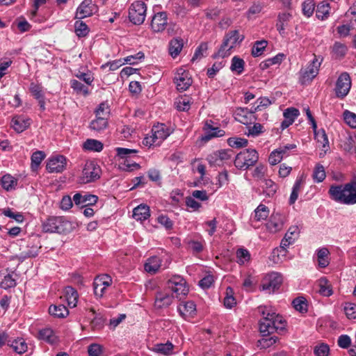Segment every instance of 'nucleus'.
<instances>
[{
  "label": "nucleus",
  "mask_w": 356,
  "mask_h": 356,
  "mask_svg": "<svg viewBox=\"0 0 356 356\" xmlns=\"http://www.w3.org/2000/svg\"><path fill=\"white\" fill-rule=\"evenodd\" d=\"M258 309L262 315V318L259 321V331L264 337L258 341V346L261 348H267L278 340V337L269 335L278 330H283L286 321L282 316L270 312L266 307H259Z\"/></svg>",
  "instance_id": "nucleus-1"
},
{
  "label": "nucleus",
  "mask_w": 356,
  "mask_h": 356,
  "mask_svg": "<svg viewBox=\"0 0 356 356\" xmlns=\"http://www.w3.org/2000/svg\"><path fill=\"white\" fill-rule=\"evenodd\" d=\"M330 197L343 204L353 205L356 204V180L343 185H332L329 189Z\"/></svg>",
  "instance_id": "nucleus-2"
},
{
  "label": "nucleus",
  "mask_w": 356,
  "mask_h": 356,
  "mask_svg": "<svg viewBox=\"0 0 356 356\" xmlns=\"http://www.w3.org/2000/svg\"><path fill=\"white\" fill-rule=\"evenodd\" d=\"M44 232L67 234L72 230V223L62 216L49 217L42 224Z\"/></svg>",
  "instance_id": "nucleus-3"
},
{
  "label": "nucleus",
  "mask_w": 356,
  "mask_h": 356,
  "mask_svg": "<svg viewBox=\"0 0 356 356\" xmlns=\"http://www.w3.org/2000/svg\"><path fill=\"white\" fill-rule=\"evenodd\" d=\"M259 154L254 149H245L236 156L234 165L239 170H247L258 161Z\"/></svg>",
  "instance_id": "nucleus-4"
},
{
  "label": "nucleus",
  "mask_w": 356,
  "mask_h": 356,
  "mask_svg": "<svg viewBox=\"0 0 356 356\" xmlns=\"http://www.w3.org/2000/svg\"><path fill=\"white\" fill-rule=\"evenodd\" d=\"M167 287L179 300L186 296L189 291L186 281L179 275L171 277L167 282Z\"/></svg>",
  "instance_id": "nucleus-5"
},
{
  "label": "nucleus",
  "mask_w": 356,
  "mask_h": 356,
  "mask_svg": "<svg viewBox=\"0 0 356 356\" xmlns=\"http://www.w3.org/2000/svg\"><path fill=\"white\" fill-rule=\"evenodd\" d=\"M322 60L323 58L319 60L318 58L314 56V59L308 65L300 70L299 72V82L302 85L310 83L318 75Z\"/></svg>",
  "instance_id": "nucleus-6"
},
{
  "label": "nucleus",
  "mask_w": 356,
  "mask_h": 356,
  "mask_svg": "<svg viewBox=\"0 0 356 356\" xmlns=\"http://www.w3.org/2000/svg\"><path fill=\"white\" fill-rule=\"evenodd\" d=\"M147 6L146 4L141 1L134 2L129 10V18L135 25L142 24L146 17Z\"/></svg>",
  "instance_id": "nucleus-7"
},
{
  "label": "nucleus",
  "mask_w": 356,
  "mask_h": 356,
  "mask_svg": "<svg viewBox=\"0 0 356 356\" xmlns=\"http://www.w3.org/2000/svg\"><path fill=\"white\" fill-rule=\"evenodd\" d=\"M102 170L100 167L93 161L87 162L82 170V175L79 178L81 184L94 182L100 178Z\"/></svg>",
  "instance_id": "nucleus-8"
},
{
  "label": "nucleus",
  "mask_w": 356,
  "mask_h": 356,
  "mask_svg": "<svg viewBox=\"0 0 356 356\" xmlns=\"http://www.w3.org/2000/svg\"><path fill=\"white\" fill-rule=\"evenodd\" d=\"M282 281V276L280 273L272 272L263 278L260 287L263 291H268L270 293L280 288Z\"/></svg>",
  "instance_id": "nucleus-9"
},
{
  "label": "nucleus",
  "mask_w": 356,
  "mask_h": 356,
  "mask_svg": "<svg viewBox=\"0 0 356 356\" xmlns=\"http://www.w3.org/2000/svg\"><path fill=\"white\" fill-rule=\"evenodd\" d=\"M351 87V81L349 74L343 72L337 79L335 87L336 96L339 98L345 97Z\"/></svg>",
  "instance_id": "nucleus-10"
},
{
  "label": "nucleus",
  "mask_w": 356,
  "mask_h": 356,
  "mask_svg": "<svg viewBox=\"0 0 356 356\" xmlns=\"http://www.w3.org/2000/svg\"><path fill=\"white\" fill-rule=\"evenodd\" d=\"M174 83L178 90L185 91L191 86L193 81L188 71L179 68L174 77Z\"/></svg>",
  "instance_id": "nucleus-11"
},
{
  "label": "nucleus",
  "mask_w": 356,
  "mask_h": 356,
  "mask_svg": "<svg viewBox=\"0 0 356 356\" xmlns=\"http://www.w3.org/2000/svg\"><path fill=\"white\" fill-rule=\"evenodd\" d=\"M168 25V14L166 12H158L152 17L150 27L153 32L163 31Z\"/></svg>",
  "instance_id": "nucleus-12"
},
{
  "label": "nucleus",
  "mask_w": 356,
  "mask_h": 356,
  "mask_svg": "<svg viewBox=\"0 0 356 356\" xmlns=\"http://www.w3.org/2000/svg\"><path fill=\"white\" fill-rule=\"evenodd\" d=\"M231 149H221L209 154L207 160L211 166H220L224 161L229 159L232 156Z\"/></svg>",
  "instance_id": "nucleus-13"
},
{
  "label": "nucleus",
  "mask_w": 356,
  "mask_h": 356,
  "mask_svg": "<svg viewBox=\"0 0 356 356\" xmlns=\"http://www.w3.org/2000/svg\"><path fill=\"white\" fill-rule=\"evenodd\" d=\"M66 165V158L63 155H57L49 159L47 163V170L51 173H58L65 169Z\"/></svg>",
  "instance_id": "nucleus-14"
},
{
  "label": "nucleus",
  "mask_w": 356,
  "mask_h": 356,
  "mask_svg": "<svg viewBox=\"0 0 356 356\" xmlns=\"http://www.w3.org/2000/svg\"><path fill=\"white\" fill-rule=\"evenodd\" d=\"M96 6L92 3V0H84L76 9L75 19H82L90 17L96 10Z\"/></svg>",
  "instance_id": "nucleus-15"
},
{
  "label": "nucleus",
  "mask_w": 356,
  "mask_h": 356,
  "mask_svg": "<svg viewBox=\"0 0 356 356\" xmlns=\"http://www.w3.org/2000/svg\"><path fill=\"white\" fill-rule=\"evenodd\" d=\"M177 311L184 319L193 318L197 313L196 305L191 300L182 302L177 307Z\"/></svg>",
  "instance_id": "nucleus-16"
},
{
  "label": "nucleus",
  "mask_w": 356,
  "mask_h": 356,
  "mask_svg": "<svg viewBox=\"0 0 356 356\" xmlns=\"http://www.w3.org/2000/svg\"><path fill=\"white\" fill-rule=\"evenodd\" d=\"M174 299V296L165 291H157L155 295L154 306L158 309L170 306Z\"/></svg>",
  "instance_id": "nucleus-17"
},
{
  "label": "nucleus",
  "mask_w": 356,
  "mask_h": 356,
  "mask_svg": "<svg viewBox=\"0 0 356 356\" xmlns=\"http://www.w3.org/2000/svg\"><path fill=\"white\" fill-rule=\"evenodd\" d=\"M284 222V216L280 213H273L270 220L266 223V228L270 232L275 233L280 230Z\"/></svg>",
  "instance_id": "nucleus-18"
},
{
  "label": "nucleus",
  "mask_w": 356,
  "mask_h": 356,
  "mask_svg": "<svg viewBox=\"0 0 356 356\" xmlns=\"http://www.w3.org/2000/svg\"><path fill=\"white\" fill-rule=\"evenodd\" d=\"M10 124L16 132L22 133L31 125V119L23 115H15L13 118Z\"/></svg>",
  "instance_id": "nucleus-19"
},
{
  "label": "nucleus",
  "mask_w": 356,
  "mask_h": 356,
  "mask_svg": "<svg viewBox=\"0 0 356 356\" xmlns=\"http://www.w3.org/2000/svg\"><path fill=\"white\" fill-rule=\"evenodd\" d=\"M97 200L98 197L91 194L81 195V193H76L73 196V201L75 204L81 205V207L95 204Z\"/></svg>",
  "instance_id": "nucleus-20"
},
{
  "label": "nucleus",
  "mask_w": 356,
  "mask_h": 356,
  "mask_svg": "<svg viewBox=\"0 0 356 356\" xmlns=\"http://www.w3.org/2000/svg\"><path fill=\"white\" fill-rule=\"evenodd\" d=\"M299 234L300 229L298 226H291L282 240L280 247L285 249L289 245L293 243L296 239L298 237Z\"/></svg>",
  "instance_id": "nucleus-21"
},
{
  "label": "nucleus",
  "mask_w": 356,
  "mask_h": 356,
  "mask_svg": "<svg viewBox=\"0 0 356 356\" xmlns=\"http://www.w3.org/2000/svg\"><path fill=\"white\" fill-rule=\"evenodd\" d=\"M115 151L118 157L122 159H126L124 165L127 166V169H129L131 167H135L136 168H140V165L138 163L136 162L129 163L127 161V159L130 158L132 154H136L138 152L136 149L117 147Z\"/></svg>",
  "instance_id": "nucleus-22"
},
{
  "label": "nucleus",
  "mask_w": 356,
  "mask_h": 356,
  "mask_svg": "<svg viewBox=\"0 0 356 356\" xmlns=\"http://www.w3.org/2000/svg\"><path fill=\"white\" fill-rule=\"evenodd\" d=\"M7 346L19 355H22L28 350V344L22 337H17L14 339H9V341H7Z\"/></svg>",
  "instance_id": "nucleus-23"
},
{
  "label": "nucleus",
  "mask_w": 356,
  "mask_h": 356,
  "mask_svg": "<svg viewBox=\"0 0 356 356\" xmlns=\"http://www.w3.org/2000/svg\"><path fill=\"white\" fill-rule=\"evenodd\" d=\"M8 269L0 272V286L7 289L15 286L16 280L13 277L14 273H8Z\"/></svg>",
  "instance_id": "nucleus-24"
},
{
  "label": "nucleus",
  "mask_w": 356,
  "mask_h": 356,
  "mask_svg": "<svg viewBox=\"0 0 356 356\" xmlns=\"http://www.w3.org/2000/svg\"><path fill=\"white\" fill-rule=\"evenodd\" d=\"M152 132L153 133L151 140H153V143H156L157 141L158 143H159L170 135L168 129H167L163 124L154 127L152 129Z\"/></svg>",
  "instance_id": "nucleus-25"
},
{
  "label": "nucleus",
  "mask_w": 356,
  "mask_h": 356,
  "mask_svg": "<svg viewBox=\"0 0 356 356\" xmlns=\"http://www.w3.org/2000/svg\"><path fill=\"white\" fill-rule=\"evenodd\" d=\"M149 216V207L146 204H140L133 210V218L136 220L143 221Z\"/></svg>",
  "instance_id": "nucleus-26"
},
{
  "label": "nucleus",
  "mask_w": 356,
  "mask_h": 356,
  "mask_svg": "<svg viewBox=\"0 0 356 356\" xmlns=\"http://www.w3.org/2000/svg\"><path fill=\"white\" fill-rule=\"evenodd\" d=\"M319 287L318 293L325 297H329L332 295V288L329 280L325 277H322L317 281Z\"/></svg>",
  "instance_id": "nucleus-27"
},
{
  "label": "nucleus",
  "mask_w": 356,
  "mask_h": 356,
  "mask_svg": "<svg viewBox=\"0 0 356 356\" xmlns=\"http://www.w3.org/2000/svg\"><path fill=\"white\" fill-rule=\"evenodd\" d=\"M38 337L50 344H55L58 342L57 336L55 334L52 329L46 327L39 331Z\"/></svg>",
  "instance_id": "nucleus-28"
},
{
  "label": "nucleus",
  "mask_w": 356,
  "mask_h": 356,
  "mask_svg": "<svg viewBox=\"0 0 356 356\" xmlns=\"http://www.w3.org/2000/svg\"><path fill=\"white\" fill-rule=\"evenodd\" d=\"M64 293L68 306L72 308L75 307L79 298L77 291L72 286H66Z\"/></svg>",
  "instance_id": "nucleus-29"
},
{
  "label": "nucleus",
  "mask_w": 356,
  "mask_h": 356,
  "mask_svg": "<svg viewBox=\"0 0 356 356\" xmlns=\"http://www.w3.org/2000/svg\"><path fill=\"white\" fill-rule=\"evenodd\" d=\"M263 192L266 197H273L277 190V184L271 179H264L261 184Z\"/></svg>",
  "instance_id": "nucleus-30"
},
{
  "label": "nucleus",
  "mask_w": 356,
  "mask_h": 356,
  "mask_svg": "<svg viewBox=\"0 0 356 356\" xmlns=\"http://www.w3.org/2000/svg\"><path fill=\"white\" fill-rule=\"evenodd\" d=\"M205 129L207 131V135L202 138V140L208 141L213 137H221L225 135V132L224 130L220 129L218 127H213L211 124L208 122L205 124Z\"/></svg>",
  "instance_id": "nucleus-31"
},
{
  "label": "nucleus",
  "mask_w": 356,
  "mask_h": 356,
  "mask_svg": "<svg viewBox=\"0 0 356 356\" xmlns=\"http://www.w3.org/2000/svg\"><path fill=\"white\" fill-rule=\"evenodd\" d=\"M0 181L3 188L7 191L15 189L17 184V179L10 174L4 175Z\"/></svg>",
  "instance_id": "nucleus-32"
},
{
  "label": "nucleus",
  "mask_w": 356,
  "mask_h": 356,
  "mask_svg": "<svg viewBox=\"0 0 356 356\" xmlns=\"http://www.w3.org/2000/svg\"><path fill=\"white\" fill-rule=\"evenodd\" d=\"M184 46L183 40L181 38H173L169 44V53L173 57H177L181 52Z\"/></svg>",
  "instance_id": "nucleus-33"
},
{
  "label": "nucleus",
  "mask_w": 356,
  "mask_h": 356,
  "mask_svg": "<svg viewBox=\"0 0 356 356\" xmlns=\"http://www.w3.org/2000/svg\"><path fill=\"white\" fill-rule=\"evenodd\" d=\"M49 313L57 318H65L69 314V311L63 305H51L49 308Z\"/></svg>",
  "instance_id": "nucleus-34"
},
{
  "label": "nucleus",
  "mask_w": 356,
  "mask_h": 356,
  "mask_svg": "<svg viewBox=\"0 0 356 356\" xmlns=\"http://www.w3.org/2000/svg\"><path fill=\"white\" fill-rule=\"evenodd\" d=\"M224 38H228L229 49H233L236 44H240L243 40L244 35H240L238 30H234L228 32Z\"/></svg>",
  "instance_id": "nucleus-35"
},
{
  "label": "nucleus",
  "mask_w": 356,
  "mask_h": 356,
  "mask_svg": "<svg viewBox=\"0 0 356 356\" xmlns=\"http://www.w3.org/2000/svg\"><path fill=\"white\" fill-rule=\"evenodd\" d=\"M83 147L89 151L101 152L103 149V144L95 139H87L83 144Z\"/></svg>",
  "instance_id": "nucleus-36"
},
{
  "label": "nucleus",
  "mask_w": 356,
  "mask_h": 356,
  "mask_svg": "<svg viewBox=\"0 0 356 356\" xmlns=\"http://www.w3.org/2000/svg\"><path fill=\"white\" fill-rule=\"evenodd\" d=\"M315 139L318 143L322 144L323 150L325 153L329 149V142L326 133L324 129H320L314 134Z\"/></svg>",
  "instance_id": "nucleus-37"
},
{
  "label": "nucleus",
  "mask_w": 356,
  "mask_h": 356,
  "mask_svg": "<svg viewBox=\"0 0 356 356\" xmlns=\"http://www.w3.org/2000/svg\"><path fill=\"white\" fill-rule=\"evenodd\" d=\"M94 293L96 297L102 298L105 292V286H103L101 275L97 276L93 282Z\"/></svg>",
  "instance_id": "nucleus-38"
},
{
  "label": "nucleus",
  "mask_w": 356,
  "mask_h": 356,
  "mask_svg": "<svg viewBox=\"0 0 356 356\" xmlns=\"http://www.w3.org/2000/svg\"><path fill=\"white\" fill-rule=\"evenodd\" d=\"M291 15L289 13H282L278 15L277 22L276 23L277 30L280 34L284 35L285 31V25L289 21Z\"/></svg>",
  "instance_id": "nucleus-39"
},
{
  "label": "nucleus",
  "mask_w": 356,
  "mask_h": 356,
  "mask_svg": "<svg viewBox=\"0 0 356 356\" xmlns=\"http://www.w3.org/2000/svg\"><path fill=\"white\" fill-rule=\"evenodd\" d=\"M237 262L239 265H247L250 261V254L247 249L239 248L236 251Z\"/></svg>",
  "instance_id": "nucleus-40"
},
{
  "label": "nucleus",
  "mask_w": 356,
  "mask_h": 356,
  "mask_svg": "<svg viewBox=\"0 0 356 356\" xmlns=\"http://www.w3.org/2000/svg\"><path fill=\"white\" fill-rule=\"evenodd\" d=\"M330 4L322 1L317 6L316 15L318 19H324L329 15Z\"/></svg>",
  "instance_id": "nucleus-41"
},
{
  "label": "nucleus",
  "mask_w": 356,
  "mask_h": 356,
  "mask_svg": "<svg viewBox=\"0 0 356 356\" xmlns=\"http://www.w3.org/2000/svg\"><path fill=\"white\" fill-rule=\"evenodd\" d=\"M92 120L90 124V127L97 131H101L108 126V119L103 118H97Z\"/></svg>",
  "instance_id": "nucleus-42"
},
{
  "label": "nucleus",
  "mask_w": 356,
  "mask_h": 356,
  "mask_svg": "<svg viewBox=\"0 0 356 356\" xmlns=\"http://www.w3.org/2000/svg\"><path fill=\"white\" fill-rule=\"evenodd\" d=\"M292 305L295 309L300 313H306L308 310L307 300L304 297L295 298L292 302Z\"/></svg>",
  "instance_id": "nucleus-43"
},
{
  "label": "nucleus",
  "mask_w": 356,
  "mask_h": 356,
  "mask_svg": "<svg viewBox=\"0 0 356 356\" xmlns=\"http://www.w3.org/2000/svg\"><path fill=\"white\" fill-rule=\"evenodd\" d=\"M75 33L78 37H85L89 33V28L86 24L81 19H78L74 23Z\"/></svg>",
  "instance_id": "nucleus-44"
},
{
  "label": "nucleus",
  "mask_w": 356,
  "mask_h": 356,
  "mask_svg": "<svg viewBox=\"0 0 356 356\" xmlns=\"http://www.w3.org/2000/svg\"><path fill=\"white\" fill-rule=\"evenodd\" d=\"M176 108L180 111H187L190 108L191 101L187 96L180 97L175 102Z\"/></svg>",
  "instance_id": "nucleus-45"
},
{
  "label": "nucleus",
  "mask_w": 356,
  "mask_h": 356,
  "mask_svg": "<svg viewBox=\"0 0 356 356\" xmlns=\"http://www.w3.org/2000/svg\"><path fill=\"white\" fill-rule=\"evenodd\" d=\"M244 65L245 62L242 58L238 56H234L232 59L230 69L232 72H236L238 74H240L244 70Z\"/></svg>",
  "instance_id": "nucleus-46"
},
{
  "label": "nucleus",
  "mask_w": 356,
  "mask_h": 356,
  "mask_svg": "<svg viewBox=\"0 0 356 356\" xmlns=\"http://www.w3.org/2000/svg\"><path fill=\"white\" fill-rule=\"evenodd\" d=\"M45 154L42 151H36L31 156V169L35 171L44 159Z\"/></svg>",
  "instance_id": "nucleus-47"
},
{
  "label": "nucleus",
  "mask_w": 356,
  "mask_h": 356,
  "mask_svg": "<svg viewBox=\"0 0 356 356\" xmlns=\"http://www.w3.org/2000/svg\"><path fill=\"white\" fill-rule=\"evenodd\" d=\"M269 215V209L264 204H259L254 210V218L257 221L266 220Z\"/></svg>",
  "instance_id": "nucleus-48"
},
{
  "label": "nucleus",
  "mask_w": 356,
  "mask_h": 356,
  "mask_svg": "<svg viewBox=\"0 0 356 356\" xmlns=\"http://www.w3.org/2000/svg\"><path fill=\"white\" fill-rule=\"evenodd\" d=\"M329 251L327 248H323L318 250L317 252L319 267H327L329 264L327 257Z\"/></svg>",
  "instance_id": "nucleus-49"
},
{
  "label": "nucleus",
  "mask_w": 356,
  "mask_h": 356,
  "mask_svg": "<svg viewBox=\"0 0 356 356\" xmlns=\"http://www.w3.org/2000/svg\"><path fill=\"white\" fill-rule=\"evenodd\" d=\"M229 43L228 42V38H224L223 42L218 51V52L215 54L214 57H221L225 58L230 55V50L232 49H229Z\"/></svg>",
  "instance_id": "nucleus-50"
},
{
  "label": "nucleus",
  "mask_w": 356,
  "mask_h": 356,
  "mask_svg": "<svg viewBox=\"0 0 356 356\" xmlns=\"http://www.w3.org/2000/svg\"><path fill=\"white\" fill-rule=\"evenodd\" d=\"M344 151L349 153H354L356 151L355 138L348 136L346 137L341 145Z\"/></svg>",
  "instance_id": "nucleus-51"
},
{
  "label": "nucleus",
  "mask_w": 356,
  "mask_h": 356,
  "mask_svg": "<svg viewBox=\"0 0 356 356\" xmlns=\"http://www.w3.org/2000/svg\"><path fill=\"white\" fill-rule=\"evenodd\" d=\"M266 45H267L266 40H263L256 41L253 45L252 49V55L254 57L259 56L260 55L262 54Z\"/></svg>",
  "instance_id": "nucleus-52"
},
{
  "label": "nucleus",
  "mask_w": 356,
  "mask_h": 356,
  "mask_svg": "<svg viewBox=\"0 0 356 356\" xmlns=\"http://www.w3.org/2000/svg\"><path fill=\"white\" fill-rule=\"evenodd\" d=\"M302 184V180L300 179H296L292 191L289 197V204H293L295 203V202L297 200L298 197V194L300 191Z\"/></svg>",
  "instance_id": "nucleus-53"
},
{
  "label": "nucleus",
  "mask_w": 356,
  "mask_h": 356,
  "mask_svg": "<svg viewBox=\"0 0 356 356\" xmlns=\"http://www.w3.org/2000/svg\"><path fill=\"white\" fill-rule=\"evenodd\" d=\"M96 117L107 118L110 115V108L107 103H101L95 111Z\"/></svg>",
  "instance_id": "nucleus-54"
},
{
  "label": "nucleus",
  "mask_w": 356,
  "mask_h": 356,
  "mask_svg": "<svg viewBox=\"0 0 356 356\" xmlns=\"http://www.w3.org/2000/svg\"><path fill=\"white\" fill-rule=\"evenodd\" d=\"M325 171L321 164H317L314 170L313 178L317 182L323 181L325 178Z\"/></svg>",
  "instance_id": "nucleus-55"
},
{
  "label": "nucleus",
  "mask_w": 356,
  "mask_h": 356,
  "mask_svg": "<svg viewBox=\"0 0 356 356\" xmlns=\"http://www.w3.org/2000/svg\"><path fill=\"white\" fill-rule=\"evenodd\" d=\"M227 143L232 147L241 148L247 146L248 141L245 138L232 137L227 140Z\"/></svg>",
  "instance_id": "nucleus-56"
},
{
  "label": "nucleus",
  "mask_w": 356,
  "mask_h": 356,
  "mask_svg": "<svg viewBox=\"0 0 356 356\" xmlns=\"http://www.w3.org/2000/svg\"><path fill=\"white\" fill-rule=\"evenodd\" d=\"M71 87L75 90L77 93H82L84 95H87L89 93L88 86L83 85L80 81L73 79L70 82Z\"/></svg>",
  "instance_id": "nucleus-57"
},
{
  "label": "nucleus",
  "mask_w": 356,
  "mask_h": 356,
  "mask_svg": "<svg viewBox=\"0 0 356 356\" xmlns=\"http://www.w3.org/2000/svg\"><path fill=\"white\" fill-rule=\"evenodd\" d=\"M332 51L338 58L343 57L347 52V47L344 44L335 42L332 47Z\"/></svg>",
  "instance_id": "nucleus-58"
},
{
  "label": "nucleus",
  "mask_w": 356,
  "mask_h": 356,
  "mask_svg": "<svg viewBox=\"0 0 356 356\" xmlns=\"http://www.w3.org/2000/svg\"><path fill=\"white\" fill-rule=\"evenodd\" d=\"M173 347L174 346L172 343L167 342L166 343H159L156 345L154 349L157 353L163 355H169L172 352Z\"/></svg>",
  "instance_id": "nucleus-59"
},
{
  "label": "nucleus",
  "mask_w": 356,
  "mask_h": 356,
  "mask_svg": "<svg viewBox=\"0 0 356 356\" xmlns=\"http://www.w3.org/2000/svg\"><path fill=\"white\" fill-rule=\"evenodd\" d=\"M104 325V319L100 314H97L90 321L91 329L94 331L99 330Z\"/></svg>",
  "instance_id": "nucleus-60"
},
{
  "label": "nucleus",
  "mask_w": 356,
  "mask_h": 356,
  "mask_svg": "<svg viewBox=\"0 0 356 356\" xmlns=\"http://www.w3.org/2000/svg\"><path fill=\"white\" fill-rule=\"evenodd\" d=\"M345 122L351 128H356V114L348 110L343 112Z\"/></svg>",
  "instance_id": "nucleus-61"
},
{
  "label": "nucleus",
  "mask_w": 356,
  "mask_h": 356,
  "mask_svg": "<svg viewBox=\"0 0 356 356\" xmlns=\"http://www.w3.org/2000/svg\"><path fill=\"white\" fill-rule=\"evenodd\" d=\"M88 356H102L103 346L98 343H92L88 347Z\"/></svg>",
  "instance_id": "nucleus-62"
},
{
  "label": "nucleus",
  "mask_w": 356,
  "mask_h": 356,
  "mask_svg": "<svg viewBox=\"0 0 356 356\" xmlns=\"http://www.w3.org/2000/svg\"><path fill=\"white\" fill-rule=\"evenodd\" d=\"M344 312L348 318L356 319V304L351 302L346 303Z\"/></svg>",
  "instance_id": "nucleus-63"
},
{
  "label": "nucleus",
  "mask_w": 356,
  "mask_h": 356,
  "mask_svg": "<svg viewBox=\"0 0 356 356\" xmlns=\"http://www.w3.org/2000/svg\"><path fill=\"white\" fill-rule=\"evenodd\" d=\"M314 352L316 356H328L330 348L327 344L321 343L315 346Z\"/></svg>",
  "instance_id": "nucleus-64"
}]
</instances>
